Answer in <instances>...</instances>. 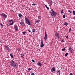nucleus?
<instances>
[{"label":"nucleus","mask_w":75,"mask_h":75,"mask_svg":"<svg viewBox=\"0 0 75 75\" xmlns=\"http://www.w3.org/2000/svg\"><path fill=\"white\" fill-rule=\"evenodd\" d=\"M69 51L70 52H71V53H73L74 51V50L72 49L71 47L69 48Z\"/></svg>","instance_id":"7"},{"label":"nucleus","mask_w":75,"mask_h":75,"mask_svg":"<svg viewBox=\"0 0 75 75\" xmlns=\"http://www.w3.org/2000/svg\"><path fill=\"white\" fill-rule=\"evenodd\" d=\"M50 13H51V15L52 16L54 17L55 16H56V15L57 14V13L56 12H54L53 9H51L50 11Z\"/></svg>","instance_id":"3"},{"label":"nucleus","mask_w":75,"mask_h":75,"mask_svg":"<svg viewBox=\"0 0 75 75\" xmlns=\"http://www.w3.org/2000/svg\"><path fill=\"white\" fill-rule=\"evenodd\" d=\"M55 36L57 39L60 38V35H59V34L58 33H56L55 35Z\"/></svg>","instance_id":"4"},{"label":"nucleus","mask_w":75,"mask_h":75,"mask_svg":"<svg viewBox=\"0 0 75 75\" xmlns=\"http://www.w3.org/2000/svg\"><path fill=\"white\" fill-rule=\"evenodd\" d=\"M66 50V49L65 48H63L62 49V51H64L65 50Z\"/></svg>","instance_id":"21"},{"label":"nucleus","mask_w":75,"mask_h":75,"mask_svg":"<svg viewBox=\"0 0 75 75\" xmlns=\"http://www.w3.org/2000/svg\"><path fill=\"white\" fill-rule=\"evenodd\" d=\"M38 18L39 19H41V16H38Z\"/></svg>","instance_id":"38"},{"label":"nucleus","mask_w":75,"mask_h":75,"mask_svg":"<svg viewBox=\"0 0 75 75\" xmlns=\"http://www.w3.org/2000/svg\"><path fill=\"white\" fill-rule=\"evenodd\" d=\"M68 36H69L68 35H67L65 36L66 37V38H67V39H68Z\"/></svg>","instance_id":"26"},{"label":"nucleus","mask_w":75,"mask_h":75,"mask_svg":"<svg viewBox=\"0 0 75 75\" xmlns=\"http://www.w3.org/2000/svg\"><path fill=\"white\" fill-rule=\"evenodd\" d=\"M45 7H46L47 9L48 10H49V8L48 7V6H47L46 5H45Z\"/></svg>","instance_id":"22"},{"label":"nucleus","mask_w":75,"mask_h":75,"mask_svg":"<svg viewBox=\"0 0 75 75\" xmlns=\"http://www.w3.org/2000/svg\"><path fill=\"white\" fill-rule=\"evenodd\" d=\"M1 16H2L3 17H4L5 18H7V15L4 13H2L1 14Z\"/></svg>","instance_id":"9"},{"label":"nucleus","mask_w":75,"mask_h":75,"mask_svg":"<svg viewBox=\"0 0 75 75\" xmlns=\"http://www.w3.org/2000/svg\"><path fill=\"white\" fill-rule=\"evenodd\" d=\"M71 30L72 29H71V28H70L69 30V32H71Z\"/></svg>","instance_id":"28"},{"label":"nucleus","mask_w":75,"mask_h":75,"mask_svg":"<svg viewBox=\"0 0 75 75\" xmlns=\"http://www.w3.org/2000/svg\"><path fill=\"white\" fill-rule=\"evenodd\" d=\"M45 40H47V33L46 32H45V35L44 37Z\"/></svg>","instance_id":"10"},{"label":"nucleus","mask_w":75,"mask_h":75,"mask_svg":"<svg viewBox=\"0 0 75 75\" xmlns=\"http://www.w3.org/2000/svg\"><path fill=\"white\" fill-rule=\"evenodd\" d=\"M17 50L18 51H20V48L19 47H18L16 48Z\"/></svg>","instance_id":"29"},{"label":"nucleus","mask_w":75,"mask_h":75,"mask_svg":"<svg viewBox=\"0 0 75 75\" xmlns=\"http://www.w3.org/2000/svg\"><path fill=\"white\" fill-rule=\"evenodd\" d=\"M32 5H33V6H35V4H32Z\"/></svg>","instance_id":"42"},{"label":"nucleus","mask_w":75,"mask_h":75,"mask_svg":"<svg viewBox=\"0 0 75 75\" xmlns=\"http://www.w3.org/2000/svg\"><path fill=\"white\" fill-rule=\"evenodd\" d=\"M32 62H35V61H34V60L33 59L32 60Z\"/></svg>","instance_id":"39"},{"label":"nucleus","mask_w":75,"mask_h":75,"mask_svg":"<svg viewBox=\"0 0 75 75\" xmlns=\"http://www.w3.org/2000/svg\"><path fill=\"white\" fill-rule=\"evenodd\" d=\"M61 42H62V43H63V42H65L64 40H63V39L61 40Z\"/></svg>","instance_id":"19"},{"label":"nucleus","mask_w":75,"mask_h":75,"mask_svg":"<svg viewBox=\"0 0 75 75\" xmlns=\"http://www.w3.org/2000/svg\"><path fill=\"white\" fill-rule=\"evenodd\" d=\"M74 19L75 20V17H74Z\"/></svg>","instance_id":"45"},{"label":"nucleus","mask_w":75,"mask_h":75,"mask_svg":"<svg viewBox=\"0 0 75 75\" xmlns=\"http://www.w3.org/2000/svg\"><path fill=\"white\" fill-rule=\"evenodd\" d=\"M9 24H10V25H12L14 24V21L13 20H10L8 22Z\"/></svg>","instance_id":"5"},{"label":"nucleus","mask_w":75,"mask_h":75,"mask_svg":"<svg viewBox=\"0 0 75 75\" xmlns=\"http://www.w3.org/2000/svg\"><path fill=\"white\" fill-rule=\"evenodd\" d=\"M65 15H63V18H65Z\"/></svg>","instance_id":"35"},{"label":"nucleus","mask_w":75,"mask_h":75,"mask_svg":"<svg viewBox=\"0 0 75 75\" xmlns=\"http://www.w3.org/2000/svg\"><path fill=\"white\" fill-rule=\"evenodd\" d=\"M38 65L39 66H42V64L41 63V62H38Z\"/></svg>","instance_id":"12"},{"label":"nucleus","mask_w":75,"mask_h":75,"mask_svg":"<svg viewBox=\"0 0 75 75\" xmlns=\"http://www.w3.org/2000/svg\"><path fill=\"white\" fill-rule=\"evenodd\" d=\"M60 13H61V14H62V13H63V11H61V12Z\"/></svg>","instance_id":"33"},{"label":"nucleus","mask_w":75,"mask_h":75,"mask_svg":"<svg viewBox=\"0 0 75 75\" xmlns=\"http://www.w3.org/2000/svg\"><path fill=\"white\" fill-rule=\"evenodd\" d=\"M70 75H73V74H72V73H70Z\"/></svg>","instance_id":"43"},{"label":"nucleus","mask_w":75,"mask_h":75,"mask_svg":"<svg viewBox=\"0 0 75 75\" xmlns=\"http://www.w3.org/2000/svg\"><path fill=\"white\" fill-rule=\"evenodd\" d=\"M10 55L11 58H14V57H13V54H12L11 53L10 54Z\"/></svg>","instance_id":"16"},{"label":"nucleus","mask_w":75,"mask_h":75,"mask_svg":"<svg viewBox=\"0 0 75 75\" xmlns=\"http://www.w3.org/2000/svg\"><path fill=\"white\" fill-rule=\"evenodd\" d=\"M25 23L28 24V25H31V23H30V20L28 19V18L25 17Z\"/></svg>","instance_id":"2"},{"label":"nucleus","mask_w":75,"mask_h":75,"mask_svg":"<svg viewBox=\"0 0 75 75\" xmlns=\"http://www.w3.org/2000/svg\"><path fill=\"white\" fill-rule=\"evenodd\" d=\"M31 69H32V68H31V69L30 68H29L28 69V71H30V70H31Z\"/></svg>","instance_id":"27"},{"label":"nucleus","mask_w":75,"mask_h":75,"mask_svg":"<svg viewBox=\"0 0 75 75\" xmlns=\"http://www.w3.org/2000/svg\"><path fill=\"white\" fill-rule=\"evenodd\" d=\"M68 11V12H69V13H70L71 14V13H72V12H71V11H70V10H69V11Z\"/></svg>","instance_id":"37"},{"label":"nucleus","mask_w":75,"mask_h":75,"mask_svg":"<svg viewBox=\"0 0 75 75\" xmlns=\"http://www.w3.org/2000/svg\"><path fill=\"white\" fill-rule=\"evenodd\" d=\"M10 63L11 64V67H16V65L17 64L14 61L11 60L10 61Z\"/></svg>","instance_id":"1"},{"label":"nucleus","mask_w":75,"mask_h":75,"mask_svg":"<svg viewBox=\"0 0 75 75\" xmlns=\"http://www.w3.org/2000/svg\"><path fill=\"white\" fill-rule=\"evenodd\" d=\"M35 21L36 23H38L40 22V20H38L37 21Z\"/></svg>","instance_id":"18"},{"label":"nucleus","mask_w":75,"mask_h":75,"mask_svg":"<svg viewBox=\"0 0 75 75\" xmlns=\"http://www.w3.org/2000/svg\"><path fill=\"white\" fill-rule=\"evenodd\" d=\"M52 1H50V5H52Z\"/></svg>","instance_id":"31"},{"label":"nucleus","mask_w":75,"mask_h":75,"mask_svg":"<svg viewBox=\"0 0 75 75\" xmlns=\"http://www.w3.org/2000/svg\"><path fill=\"white\" fill-rule=\"evenodd\" d=\"M31 75H34L35 74H34V73L33 72H32L31 73Z\"/></svg>","instance_id":"34"},{"label":"nucleus","mask_w":75,"mask_h":75,"mask_svg":"<svg viewBox=\"0 0 75 75\" xmlns=\"http://www.w3.org/2000/svg\"><path fill=\"white\" fill-rule=\"evenodd\" d=\"M68 23H67V22H65L64 23V25H66V26H67L68 25Z\"/></svg>","instance_id":"13"},{"label":"nucleus","mask_w":75,"mask_h":75,"mask_svg":"<svg viewBox=\"0 0 75 75\" xmlns=\"http://www.w3.org/2000/svg\"><path fill=\"white\" fill-rule=\"evenodd\" d=\"M51 72H53V71H55V68L54 67L51 69Z\"/></svg>","instance_id":"11"},{"label":"nucleus","mask_w":75,"mask_h":75,"mask_svg":"<svg viewBox=\"0 0 75 75\" xmlns=\"http://www.w3.org/2000/svg\"><path fill=\"white\" fill-rule=\"evenodd\" d=\"M24 53H23L21 54V57H24Z\"/></svg>","instance_id":"25"},{"label":"nucleus","mask_w":75,"mask_h":75,"mask_svg":"<svg viewBox=\"0 0 75 75\" xmlns=\"http://www.w3.org/2000/svg\"><path fill=\"white\" fill-rule=\"evenodd\" d=\"M38 50H39V51H41V50H40V49H38Z\"/></svg>","instance_id":"44"},{"label":"nucleus","mask_w":75,"mask_h":75,"mask_svg":"<svg viewBox=\"0 0 75 75\" xmlns=\"http://www.w3.org/2000/svg\"><path fill=\"white\" fill-rule=\"evenodd\" d=\"M18 16H19V17H20V18H21V17H22V15L21 13H19L18 14Z\"/></svg>","instance_id":"15"},{"label":"nucleus","mask_w":75,"mask_h":75,"mask_svg":"<svg viewBox=\"0 0 75 75\" xmlns=\"http://www.w3.org/2000/svg\"><path fill=\"white\" fill-rule=\"evenodd\" d=\"M0 42L1 43H3V41H2L1 40H0Z\"/></svg>","instance_id":"41"},{"label":"nucleus","mask_w":75,"mask_h":75,"mask_svg":"<svg viewBox=\"0 0 75 75\" xmlns=\"http://www.w3.org/2000/svg\"><path fill=\"white\" fill-rule=\"evenodd\" d=\"M68 55V53H66L65 54V56H67V55Z\"/></svg>","instance_id":"30"},{"label":"nucleus","mask_w":75,"mask_h":75,"mask_svg":"<svg viewBox=\"0 0 75 75\" xmlns=\"http://www.w3.org/2000/svg\"><path fill=\"white\" fill-rule=\"evenodd\" d=\"M6 49L9 52H10V49L9 48V47H6Z\"/></svg>","instance_id":"20"},{"label":"nucleus","mask_w":75,"mask_h":75,"mask_svg":"<svg viewBox=\"0 0 75 75\" xmlns=\"http://www.w3.org/2000/svg\"><path fill=\"white\" fill-rule=\"evenodd\" d=\"M28 30L29 33H31V30L30 29H28Z\"/></svg>","instance_id":"40"},{"label":"nucleus","mask_w":75,"mask_h":75,"mask_svg":"<svg viewBox=\"0 0 75 75\" xmlns=\"http://www.w3.org/2000/svg\"><path fill=\"white\" fill-rule=\"evenodd\" d=\"M0 25H1L2 27H3V25L2 24L0 23Z\"/></svg>","instance_id":"36"},{"label":"nucleus","mask_w":75,"mask_h":75,"mask_svg":"<svg viewBox=\"0 0 75 75\" xmlns=\"http://www.w3.org/2000/svg\"><path fill=\"white\" fill-rule=\"evenodd\" d=\"M25 33H26L25 32H23V34L24 35V34H25Z\"/></svg>","instance_id":"32"},{"label":"nucleus","mask_w":75,"mask_h":75,"mask_svg":"<svg viewBox=\"0 0 75 75\" xmlns=\"http://www.w3.org/2000/svg\"><path fill=\"white\" fill-rule=\"evenodd\" d=\"M14 28L16 30H18V27L17 26H14Z\"/></svg>","instance_id":"14"},{"label":"nucleus","mask_w":75,"mask_h":75,"mask_svg":"<svg viewBox=\"0 0 75 75\" xmlns=\"http://www.w3.org/2000/svg\"><path fill=\"white\" fill-rule=\"evenodd\" d=\"M43 40H42L41 41V45L40 47H43L44 46V44H43Z\"/></svg>","instance_id":"8"},{"label":"nucleus","mask_w":75,"mask_h":75,"mask_svg":"<svg viewBox=\"0 0 75 75\" xmlns=\"http://www.w3.org/2000/svg\"><path fill=\"white\" fill-rule=\"evenodd\" d=\"M65 71H66V69H65Z\"/></svg>","instance_id":"46"},{"label":"nucleus","mask_w":75,"mask_h":75,"mask_svg":"<svg viewBox=\"0 0 75 75\" xmlns=\"http://www.w3.org/2000/svg\"><path fill=\"white\" fill-rule=\"evenodd\" d=\"M20 24L21 25H22V26H23V27L25 26V23L23 21H22L20 22Z\"/></svg>","instance_id":"6"},{"label":"nucleus","mask_w":75,"mask_h":75,"mask_svg":"<svg viewBox=\"0 0 75 75\" xmlns=\"http://www.w3.org/2000/svg\"><path fill=\"white\" fill-rule=\"evenodd\" d=\"M73 13L74 15L75 16V11H73Z\"/></svg>","instance_id":"24"},{"label":"nucleus","mask_w":75,"mask_h":75,"mask_svg":"<svg viewBox=\"0 0 75 75\" xmlns=\"http://www.w3.org/2000/svg\"><path fill=\"white\" fill-rule=\"evenodd\" d=\"M32 31L33 32H34L35 31V29H33L32 30Z\"/></svg>","instance_id":"23"},{"label":"nucleus","mask_w":75,"mask_h":75,"mask_svg":"<svg viewBox=\"0 0 75 75\" xmlns=\"http://www.w3.org/2000/svg\"><path fill=\"white\" fill-rule=\"evenodd\" d=\"M57 72L58 74H59V75H61L60 74V70H57Z\"/></svg>","instance_id":"17"}]
</instances>
